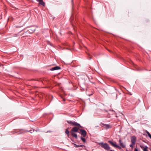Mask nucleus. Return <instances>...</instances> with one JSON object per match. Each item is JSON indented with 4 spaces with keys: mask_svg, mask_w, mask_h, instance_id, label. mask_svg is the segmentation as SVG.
I'll use <instances>...</instances> for the list:
<instances>
[{
    "mask_svg": "<svg viewBox=\"0 0 151 151\" xmlns=\"http://www.w3.org/2000/svg\"><path fill=\"white\" fill-rule=\"evenodd\" d=\"M99 145L101 147L107 150H109L110 149V147L109 145L106 143H104L103 142H101L99 143Z\"/></svg>",
    "mask_w": 151,
    "mask_h": 151,
    "instance_id": "f257e3e1",
    "label": "nucleus"
},
{
    "mask_svg": "<svg viewBox=\"0 0 151 151\" xmlns=\"http://www.w3.org/2000/svg\"><path fill=\"white\" fill-rule=\"evenodd\" d=\"M67 122L68 123L70 124L72 126H75L76 127H77L80 128H82V127L79 124L77 123V122L75 121L72 122L71 121H68Z\"/></svg>",
    "mask_w": 151,
    "mask_h": 151,
    "instance_id": "f03ea898",
    "label": "nucleus"
},
{
    "mask_svg": "<svg viewBox=\"0 0 151 151\" xmlns=\"http://www.w3.org/2000/svg\"><path fill=\"white\" fill-rule=\"evenodd\" d=\"M79 130L80 131V132H79V133L81 134L82 137H85L87 134L86 131H85V130L82 129H80Z\"/></svg>",
    "mask_w": 151,
    "mask_h": 151,
    "instance_id": "7ed1b4c3",
    "label": "nucleus"
},
{
    "mask_svg": "<svg viewBox=\"0 0 151 151\" xmlns=\"http://www.w3.org/2000/svg\"><path fill=\"white\" fill-rule=\"evenodd\" d=\"M108 142L112 146L118 148L119 149H121V147H120L116 144H115L112 141H109Z\"/></svg>",
    "mask_w": 151,
    "mask_h": 151,
    "instance_id": "20e7f679",
    "label": "nucleus"
},
{
    "mask_svg": "<svg viewBox=\"0 0 151 151\" xmlns=\"http://www.w3.org/2000/svg\"><path fill=\"white\" fill-rule=\"evenodd\" d=\"M35 27L34 26L29 27V33H33L35 30Z\"/></svg>",
    "mask_w": 151,
    "mask_h": 151,
    "instance_id": "39448f33",
    "label": "nucleus"
},
{
    "mask_svg": "<svg viewBox=\"0 0 151 151\" xmlns=\"http://www.w3.org/2000/svg\"><path fill=\"white\" fill-rule=\"evenodd\" d=\"M80 129H79V127H73L71 130L70 132H78V130Z\"/></svg>",
    "mask_w": 151,
    "mask_h": 151,
    "instance_id": "423d86ee",
    "label": "nucleus"
},
{
    "mask_svg": "<svg viewBox=\"0 0 151 151\" xmlns=\"http://www.w3.org/2000/svg\"><path fill=\"white\" fill-rule=\"evenodd\" d=\"M131 143L133 144H135L137 139L136 137L134 136H132L131 137Z\"/></svg>",
    "mask_w": 151,
    "mask_h": 151,
    "instance_id": "0eeeda50",
    "label": "nucleus"
},
{
    "mask_svg": "<svg viewBox=\"0 0 151 151\" xmlns=\"http://www.w3.org/2000/svg\"><path fill=\"white\" fill-rule=\"evenodd\" d=\"M101 124L106 129H108L112 127L111 126L110 124H106L103 123H102Z\"/></svg>",
    "mask_w": 151,
    "mask_h": 151,
    "instance_id": "6e6552de",
    "label": "nucleus"
},
{
    "mask_svg": "<svg viewBox=\"0 0 151 151\" xmlns=\"http://www.w3.org/2000/svg\"><path fill=\"white\" fill-rule=\"evenodd\" d=\"M27 132V131L25 130L21 129L18 131L16 132L17 133V134H24Z\"/></svg>",
    "mask_w": 151,
    "mask_h": 151,
    "instance_id": "1a4fd4ad",
    "label": "nucleus"
},
{
    "mask_svg": "<svg viewBox=\"0 0 151 151\" xmlns=\"http://www.w3.org/2000/svg\"><path fill=\"white\" fill-rule=\"evenodd\" d=\"M119 145L122 148L125 147V145L123 143L121 139H119Z\"/></svg>",
    "mask_w": 151,
    "mask_h": 151,
    "instance_id": "9d476101",
    "label": "nucleus"
},
{
    "mask_svg": "<svg viewBox=\"0 0 151 151\" xmlns=\"http://www.w3.org/2000/svg\"><path fill=\"white\" fill-rule=\"evenodd\" d=\"M61 68L60 67L56 66L50 69L51 70H58L60 69Z\"/></svg>",
    "mask_w": 151,
    "mask_h": 151,
    "instance_id": "9b49d317",
    "label": "nucleus"
},
{
    "mask_svg": "<svg viewBox=\"0 0 151 151\" xmlns=\"http://www.w3.org/2000/svg\"><path fill=\"white\" fill-rule=\"evenodd\" d=\"M71 136L75 138L76 139H78V136L77 134L75 133V132H70Z\"/></svg>",
    "mask_w": 151,
    "mask_h": 151,
    "instance_id": "f8f14e48",
    "label": "nucleus"
},
{
    "mask_svg": "<svg viewBox=\"0 0 151 151\" xmlns=\"http://www.w3.org/2000/svg\"><path fill=\"white\" fill-rule=\"evenodd\" d=\"M37 1H38L39 4H40L42 5L43 6H45V3L43 2L42 0H36Z\"/></svg>",
    "mask_w": 151,
    "mask_h": 151,
    "instance_id": "ddd939ff",
    "label": "nucleus"
},
{
    "mask_svg": "<svg viewBox=\"0 0 151 151\" xmlns=\"http://www.w3.org/2000/svg\"><path fill=\"white\" fill-rule=\"evenodd\" d=\"M72 144H73L74 145V146L76 147H85V146L83 145H77L75 144L74 143H72Z\"/></svg>",
    "mask_w": 151,
    "mask_h": 151,
    "instance_id": "4468645a",
    "label": "nucleus"
},
{
    "mask_svg": "<svg viewBox=\"0 0 151 151\" xmlns=\"http://www.w3.org/2000/svg\"><path fill=\"white\" fill-rule=\"evenodd\" d=\"M140 147L141 148L143 149V151H148L147 150V149L148 148V147L147 146H146L144 148L143 146L140 145Z\"/></svg>",
    "mask_w": 151,
    "mask_h": 151,
    "instance_id": "2eb2a0df",
    "label": "nucleus"
},
{
    "mask_svg": "<svg viewBox=\"0 0 151 151\" xmlns=\"http://www.w3.org/2000/svg\"><path fill=\"white\" fill-rule=\"evenodd\" d=\"M65 134L67 135V136L69 137L70 136L69 131L68 130V129H66L65 132Z\"/></svg>",
    "mask_w": 151,
    "mask_h": 151,
    "instance_id": "dca6fc26",
    "label": "nucleus"
},
{
    "mask_svg": "<svg viewBox=\"0 0 151 151\" xmlns=\"http://www.w3.org/2000/svg\"><path fill=\"white\" fill-rule=\"evenodd\" d=\"M85 137H81L80 138L84 142H86V139L84 138Z\"/></svg>",
    "mask_w": 151,
    "mask_h": 151,
    "instance_id": "f3484780",
    "label": "nucleus"
},
{
    "mask_svg": "<svg viewBox=\"0 0 151 151\" xmlns=\"http://www.w3.org/2000/svg\"><path fill=\"white\" fill-rule=\"evenodd\" d=\"M146 133L147 134L148 136L150 138L151 137V135L150 134V133L147 131V130H146L145 131Z\"/></svg>",
    "mask_w": 151,
    "mask_h": 151,
    "instance_id": "a211bd4d",
    "label": "nucleus"
},
{
    "mask_svg": "<svg viewBox=\"0 0 151 151\" xmlns=\"http://www.w3.org/2000/svg\"><path fill=\"white\" fill-rule=\"evenodd\" d=\"M146 133L147 134L148 136L150 138L151 137V135L150 134V133L147 131V130H146L145 131Z\"/></svg>",
    "mask_w": 151,
    "mask_h": 151,
    "instance_id": "6ab92c4d",
    "label": "nucleus"
},
{
    "mask_svg": "<svg viewBox=\"0 0 151 151\" xmlns=\"http://www.w3.org/2000/svg\"><path fill=\"white\" fill-rule=\"evenodd\" d=\"M135 145V144H133L132 143H131V144L130 145V146L132 148H133L134 147Z\"/></svg>",
    "mask_w": 151,
    "mask_h": 151,
    "instance_id": "aec40b11",
    "label": "nucleus"
},
{
    "mask_svg": "<svg viewBox=\"0 0 151 151\" xmlns=\"http://www.w3.org/2000/svg\"><path fill=\"white\" fill-rule=\"evenodd\" d=\"M34 131H35L34 129H32L29 130V132H30V133H32Z\"/></svg>",
    "mask_w": 151,
    "mask_h": 151,
    "instance_id": "412c9836",
    "label": "nucleus"
},
{
    "mask_svg": "<svg viewBox=\"0 0 151 151\" xmlns=\"http://www.w3.org/2000/svg\"><path fill=\"white\" fill-rule=\"evenodd\" d=\"M134 151H138V150L137 149H135V150H134Z\"/></svg>",
    "mask_w": 151,
    "mask_h": 151,
    "instance_id": "4be33fe9",
    "label": "nucleus"
},
{
    "mask_svg": "<svg viewBox=\"0 0 151 151\" xmlns=\"http://www.w3.org/2000/svg\"><path fill=\"white\" fill-rule=\"evenodd\" d=\"M91 57H89V59H91Z\"/></svg>",
    "mask_w": 151,
    "mask_h": 151,
    "instance_id": "5701e85b",
    "label": "nucleus"
},
{
    "mask_svg": "<svg viewBox=\"0 0 151 151\" xmlns=\"http://www.w3.org/2000/svg\"><path fill=\"white\" fill-rule=\"evenodd\" d=\"M110 151H114V150H110Z\"/></svg>",
    "mask_w": 151,
    "mask_h": 151,
    "instance_id": "b1692460",
    "label": "nucleus"
},
{
    "mask_svg": "<svg viewBox=\"0 0 151 151\" xmlns=\"http://www.w3.org/2000/svg\"><path fill=\"white\" fill-rule=\"evenodd\" d=\"M31 99H33H33H33L31 97Z\"/></svg>",
    "mask_w": 151,
    "mask_h": 151,
    "instance_id": "393cba45",
    "label": "nucleus"
},
{
    "mask_svg": "<svg viewBox=\"0 0 151 151\" xmlns=\"http://www.w3.org/2000/svg\"><path fill=\"white\" fill-rule=\"evenodd\" d=\"M63 101H65V99H63Z\"/></svg>",
    "mask_w": 151,
    "mask_h": 151,
    "instance_id": "a878e982",
    "label": "nucleus"
},
{
    "mask_svg": "<svg viewBox=\"0 0 151 151\" xmlns=\"http://www.w3.org/2000/svg\"><path fill=\"white\" fill-rule=\"evenodd\" d=\"M72 2H73V0H72Z\"/></svg>",
    "mask_w": 151,
    "mask_h": 151,
    "instance_id": "bb28decb",
    "label": "nucleus"
},
{
    "mask_svg": "<svg viewBox=\"0 0 151 151\" xmlns=\"http://www.w3.org/2000/svg\"><path fill=\"white\" fill-rule=\"evenodd\" d=\"M129 94L130 95H132V94H131V93H129Z\"/></svg>",
    "mask_w": 151,
    "mask_h": 151,
    "instance_id": "cd10ccee",
    "label": "nucleus"
},
{
    "mask_svg": "<svg viewBox=\"0 0 151 151\" xmlns=\"http://www.w3.org/2000/svg\"><path fill=\"white\" fill-rule=\"evenodd\" d=\"M150 138V139H151V137Z\"/></svg>",
    "mask_w": 151,
    "mask_h": 151,
    "instance_id": "c85d7f7f",
    "label": "nucleus"
}]
</instances>
